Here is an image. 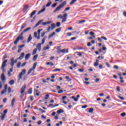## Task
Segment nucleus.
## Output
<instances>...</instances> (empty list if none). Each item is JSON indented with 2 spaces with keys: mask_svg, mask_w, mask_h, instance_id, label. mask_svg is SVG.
I'll return each instance as SVG.
<instances>
[{
  "mask_svg": "<svg viewBox=\"0 0 126 126\" xmlns=\"http://www.w3.org/2000/svg\"><path fill=\"white\" fill-rule=\"evenodd\" d=\"M5 92H6V91L5 90H3L1 92V95H3V94L4 93H5Z\"/></svg>",
  "mask_w": 126,
  "mask_h": 126,
  "instance_id": "46",
  "label": "nucleus"
},
{
  "mask_svg": "<svg viewBox=\"0 0 126 126\" xmlns=\"http://www.w3.org/2000/svg\"><path fill=\"white\" fill-rule=\"evenodd\" d=\"M9 84H10V85H13L14 84V80H11L9 82Z\"/></svg>",
  "mask_w": 126,
  "mask_h": 126,
  "instance_id": "26",
  "label": "nucleus"
},
{
  "mask_svg": "<svg viewBox=\"0 0 126 126\" xmlns=\"http://www.w3.org/2000/svg\"><path fill=\"white\" fill-rule=\"evenodd\" d=\"M48 46H47V47H44V48H43V50H44V51H46V50H49V49H50V47H49V45H47Z\"/></svg>",
  "mask_w": 126,
  "mask_h": 126,
  "instance_id": "36",
  "label": "nucleus"
},
{
  "mask_svg": "<svg viewBox=\"0 0 126 126\" xmlns=\"http://www.w3.org/2000/svg\"><path fill=\"white\" fill-rule=\"evenodd\" d=\"M3 113H4L3 115H5V114L7 113V109H4L3 111Z\"/></svg>",
  "mask_w": 126,
  "mask_h": 126,
  "instance_id": "56",
  "label": "nucleus"
},
{
  "mask_svg": "<svg viewBox=\"0 0 126 126\" xmlns=\"http://www.w3.org/2000/svg\"><path fill=\"white\" fill-rule=\"evenodd\" d=\"M70 9V7H68L65 8V9L64 10V11H66V10H69Z\"/></svg>",
  "mask_w": 126,
  "mask_h": 126,
  "instance_id": "60",
  "label": "nucleus"
},
{
  "mask_svg": "<svg viewBox=\"0 0 126 126\" xmlns=\"http://www.w3.org/2000/svg\"><path fill=\"white\" fill-rule=\"evenodd\" d=\"M90 35H92V36H94V32H90Z\"/></svg>",
  "mask_w": 126,
  "mask_h": 126,
  "instance_id": "63",
  "label": "nucleus"
},
{
  "mask_svg": "<svg viewBox=\"0 0 126 126\" xmlns=\"http://www.w3.org/2000/svg\"><path fill=\"white\" fill-rule=\"evenodd\" d=\"M116 90L117 91H118V92H120V91H121V89H120V86H118L117 87Z\"/></svg>",
  "mask_w": 126,
  "mask_h": 126,
  "instance_id": "55",
  "label": "nucleus"
},
{
  "mask_svg": "<svg viewBox=\"0 0 126 126\" xmlns=\"http://www.w3.org/2000/svg\"><path fill=\"white\" fill-rule=\"evenodd\" d=\"M37 58H38V54H36L33 57V61H36Z\"/></svg>",
  "mask_w": 126,
  "mask_h": 126,
  "instance_id": "33",
  "label": "nucleus"
},
{
  "mask_svg": "<svg viewBox=\"0 0 126 126\" xmlns=\"http://www.w3.org/2000/svg\"><path fill=\"white\" fill-rule=\"evenodd\" d=\"M14 63H15L14 62V58L12 57L11 59V63H10L11 67H13V66H14Z\"/></svg>",
  "mask_w": 126,
  "mask_h": 126,
  "instance_id": "9",
  "label": "nucleus"
},
{
  "mask_svg": "<svg viewBox=\"0 0 126 126\" xmlns=\"http://www.w3.org/2000/svg\"><path fill=\"white\" fill-rule=\"evenodd\" d=\"M31 40H32V35L30 34L28 38L27 43H29Z\"/></svg>",
  "mask_w": 126,
  "mask_h": 126,
  "instance_id": "17",
  "label": "nucleus"
},
{
  "mask_svg": "<svg viewBox=\"0 0 126 126\" xmlns=\"http://www.w3.org/2000/svg\"><path fill=\"white\" fill-rule=\"evenodd\" d=\"M8 71H9V72H12L13 71V67H11L9 69V70Z\"/></svg>",
  "mask_w": 126,
  "mask_h": 126,
  "instance_id": "51",
  "label": "nucleus"
},
{
  "mask_svg": "<svg viewBox=\"0 0 126 126\" xmlns=\"http://www.w3.org/2000/svg\"><path fill=\"white\" fill-rule=\"evenodd\" d=\"M67 16V13H64L63 16V18H66Z\"/></svg>",
  "mask_w": 126,
  "mask_h": 126,
  "instance_id": "49",
  "label": "nucleus"
},
{
  "mask_svg": "<svg viewBox=\"0 0 126 126\" xmlns=\"http://www.w3.org/2000/svg\"><path fill=\"white\" fill-rule=\"evenodd\" d=\"M43 21H44V20H39L35 25V28L38 27V26H39L40 24H41L42 25H43V26H46L47 24H51V23H52V21H48L46 22H43Z\"/></svg>",
  "mask_w": 126,
  "mask_h": 126,
  "instance_id": "1",
  "label": "nucleus"
},
{
  "mask_svg": "<svg viewBox=\"0 0 126 126\" xmlns=\"http://www.w3.org/2000/svg\"><path fill=\"white\" fill-rule=\"evenodd\" d=\"M27 63V62H25L24 63H23L22 65H21V67H23V66H25V65H26V64Z\"/></svg>",
  "mask_w": 126,
  "mask_h": 126,
  "instance_id": "43",
  "label": "nucleus"
},
{
  "mask_svg": "<svg viewBox=\"0 0 126 126\" xmlns=\"http://www.w3.org/2000/svg\"><path fill=\"white\" fill-rule=\"evenodd\" d=\"M31 56V54H30V53H28L27 54L26 56H25V61H28V60H29V59H30V56Z\"/></svg>",
  "mask_w": 126,
  "mask_h": 126,
  "instance_id": "12",
  "label": "nucleus"
},
{
  "mask_svg": "<svg viewBox=\"0 0 126 126\" xmlns=\"http://www.w3.org/2000/svg\"><path fill=\"white\" fill-rule=\"evenodd\" d=\"M46 64L47 65H51V66H54V64H53V62H47Z\"/></svg>",
  "mask_w": 126,
  "mask_h": 126,
  "instance_id": "22",
  "label": "nucleus"
},
{
  "mask_svg": "<svg viewBox=\"0 0 126 126\" xmlns=\"http://www.w3.org/2000/svg\"><path fill=\"white\" fill-rule=\"evenodd\" d=\"M34 38H37V40H39L40 38V35L37 36V32H34Z\"/></svg>",
  "mask_w": 126,
  "mask_h": 126,
  "instance_id": "15",
  "label": "nucleus"
},
{
  "mask_svg": "<svg viewBox=\"0 0 126 126\" xmlns=\"http://www.w3.org/2000/svg\"><path fill=\"white\" fill-rule=\"evenodd\" d=\"M46 10V8H44L42 9L39 10L37 13V15H39V14H40V13H42V12H44Z\"/></svg>",
  "mask_w": 126,
  "mask_h": 126,
  "instance_id": "16",
  "label": "nucleus"
},
{
  "mask_svg": "<svg viewBox=\"0 0 126 126\" xmlns=\"http://www.w3.org/2000/svg\"><path fill=\"white\" fill-rule=\"evenodd\" d=\"M61 52L63 53V54H67V53H68V49H63L61 50Z\"/></svg>",
  "mask_w": 126,
  "mask_h": 126,
  "instance_id": "13",
  "label": "nucleus"
},
{
  "mask_svg": "<svg viewBox=\"0 0 126 126\" xmlns=\"http://www.w3.org/2000/svg\"><path fill=\"white\" fill-rule=\"evenodd\" d=\"M61 30H62V28L60 27V28L57 29L55 30V32H57V33H59V32H61Z\"/></svg>",
  "mask_w": 126,
  "mask_h": 126,
  "instance_id": "27",
  "label": "nucleus"
},
{
  "mask_svg": "<svg viewBox=\"0 0 126 126\" xmlns=\"http://www.w3.org/2000/svg\"><path fill=\"white\" fill-rule=\"evenodd\" d=\"M30 29H31V28H30V27L27 28V29H26L24 30V32H25H25H27V31H29V30H30Z\"/></svg>",
  "mask_w": 126,
  "mask_h": 126,
  "instance_id": "34",
  "label": "nucleus"
},
{
  "mask_svg": "<svg viewBox=\"0 0 126 126\" xmlns=\"http://www.w3.org/2000/svg\"><path fill=\"white\" fill-rule=\"evenodd\" d=\"M53 71H61V69H55L54 70H53Z\"/></svg>",
  "mask_w": 126,
  "mask_h": 126,
  "instance_id": "62",
  "label": "nucleus"
},
{
  "mask_svg": "<svg viewBox=\"0 0 126 126\" xmlns=\"http://www.w3.org/2000/svg\"><path fill=\"white\" fill-rule=\"evenodd\" d=\"M66 98H67V96H66V95H64L62 96L61 100H64V99H66Z\"/></svg>",
  "mask_w": 126,
  "mask_h": 126,
  "instance_id": "52",
  "label": "nucleus"
},
{
  "mask_svg": "<svg viewBox=\"0 0 126 126\" xmlns=\"http://www.w3.org/2000/svg\"><path fill=\"white\" fill-rule=\"evenodd\" d=\"M95 63L94 64V66H98V64H99V60L96 59L95 60Z\"/></svg>",
  "mask_w": 126,
  "mask_h": 126,
  "instance_id": "19",
  "label": "nucleus"
},
{
  "mask_svg": "<svg viewBox=\"0 0 126 126\" xmlns=\"http://www.w3.org/2000/svg\"><path fill=\"white\" fill-rule=\"evenodd\" d=\"M21 65V63H20V62H19L18 63V64H17V67L18 68H19V67H20V66Z\"/></svg>",
  "mask_w": 126,
  "mask_h": 126,
  "instance_id": "42",
  "label": "nucleus"
},
{
  "mask_svg": "<svg viewBox=\"0 0 126 126\" xmlns=\"http://www.w3.org/2000/svg\"><path fill=\"white\" fill-rule=\"evenodd\" d=\"M71 35H72V33L71 32H67V35L68 36H71Z\"/></svg>",
  "mask_w": 126,
  "mask_h": 126,
  "instance_id": "61",
  "label": "nucleus"
},
{
  "mask_svg": "<svg viewBox=\"0 0 126 126\" xmlns=\"http://www.w3.org/2000/svg\"><path fill=\"white\" fill-rule=\"evenodd\" d=\"M88 110H89V113H93V111H94V109L91 108H88Z\"/></svg>",
  "mask_w": 126,
  "mask_h": 126,
  "instance_id": "31",
  "label": "nucleus"
},
{
  "mask_svg": "<svg viewBox=\"0 0 126 126\" xmlns=\"http://www.w3.org/2000/svg\"><path fill=\"white\" fill-rule=\"evenodd\" d=\"M57 4H58V3H54L52 5V7H53V8H55V7H56V6H57Z\"/></svg>",
  "mask_w": 126,
  "mask_h": 126,
  "instance_id": "39",
  "label": "nucleus"
},
{
  "mask_svg": "<svg viewBox=\"0 0 126 126\" xmlns=\"http://www.w3.org/2000/svg\"><path fill=\"white\" fill-rule=\"evenodd\" d=\"M38 110H39V111H40V112H41V113H46V111H45V110H42V108H39Z\"/></svg>",
  "mask_w": 126,
  "mask_h": 126,
  "instance_id": "35",
  "label": "nucleus"
},
{
  "mask_svg": "<svg viewBox=\"0 0 126 126\" xmlns=\"http://www.w3.org/2000/svg\"><path fill=\"white\" fill-rule=\"evenodd\" d=\"M24 39V36H21L20 35H19L16 40L14 41V45H16L17 44L18 42H19V40L21 41H22Z\"/></svg>",
  "mask_w": 126,
  "mask_h": 126,
  "instance_id": "6",
  "label": "nucleus"
},
{
  "mask_svg": "<svg viewBox=\"0 0 126 126\" xmlns=\"http://www.w3.org/2000/svg\"><path fill=\"white\" fill-rule=\"evenodd\" d=\"M113 68H115V69H119V66H118V65H114Z\"/></svg>",
  "mask_w": 126,
  "mask_h": 126,
  "instance_id": "59",
  "label": "nucleus"
},
{
  "mask_svg": "<svg viewBox=\"0 0 126 126\" xmlns=\"http://www.w3.org/2000/svg\"><path fill=\"white\" fill-rule=\"evenodd\" d=\"M6 63H7V60H4L2 63L1 69L2 71V72H5V69H4V67L6 66Z\"/></svg>",
  "mask_w": 126,
  "mask_h": 126,
  "instance_id": "4",
  "label": "nucleus"
},
{
  "mask_svg": "<svg viewBox=\"0 0 126 126\" xmlns=\"http://www.w3.org/2000/svg\"><path fill=\"white\" fill-rule=\"evenodd\" d=\"M63 112H64L63 111V109H60L59 110L57 111V113H58V114H63Z\"/></svg>",
  "mask_w": 126,
  "mask_h": 126,
  "instance_id": "21",
  "label": "nucleus"
},
{
  "mask_svg": "<svg viewBox=\"0 0 126 126\" xmlns=\"http://www.w3.org/2000/svg\"><path fill=\"white\" fill-rule=\"evenodd\" d=\"M28 8H29V5H25L24 6V8L23 9V11L24 13L26 12V11L27 10V9H28Z\"/></svg>",
  "mask_w": 126,
  "mask_h": 126,
  "instance_id": "10",
  "label": "nucleus"
},
{
  "mask_svg": "<svg viewBox=\"0 0 126 126\" xmlns=\"http://www.w3.org/2000/svg\"><path fill=\"white\" fill-rule=\"evenodd\" d=\"M56 26H57V27H60V26H61V23L60 22H57L56 23Z\"/></svg>",
  "mask_w": 126,
  "mask_h": 126,
  "instance_id": "50",
  "label": "nucleus"
},
{
  "mask_svg": "<svg viewBox=\"0 0 126 126\" xmlns=\"http://www.w3.org/2000/svg\"><path fill=\"white\" fill-rule=\"evenodd\" d=\"M66 4V1H64L61 4L58 6L54 11V12H56V11H59V10H61V8H63L64 5Z\"/></svg>",
  "mask_w": 126,
  "mask_h": 126,
  "instance_id": "3",
  "label": "nucleus"
},
{
  "mask_svg": "<svg viewBox=\"0 0 126 126\" xmlns=\"http://www.w3.org/2000/svg\"><path fill=\"white\" fill-rule=\"evenodd\" d=\"M78 70L79 72H83V71H84V69H78Z\"/></svg>",
  "mask_w": 126,
  "mask_h": 126,
  "instance_id": "54",
  "label": "nucleus"
},
{
  "mask_svg": "<svg viewBox=\"0 0 126 126\" xmlns=\"http://www.w3.org/2000/svg\"><path fill=\"white\" fill-rule=\"evenodd\" d=\"M32 88H30L28 90V94H31L32 93V92H33V91H32Z\"/></svg>",
  "mask_w": 126,
  "mask_h": 126,
  "instance_id": "18",
  "label": "nucleus"
},
{
  "mask_svg": "<svg viewBox=\"0 0 126 126\" xmlns=\"http://www.w3.org/2000/svg\"><path fill=\"white\" fill-rule=\"evenodd\" d=\"M36 66H37V63L35 62L32 66V67L31 69H30L27 73V75H29L31 72H32V71L34 70L36 68Z\"/></svg>",
  "mask_w": 126,
  "mask_h": 126,
  "instance_id": "5",
  "label": "nucleus"
},
{
  "mask_svg": "<svg viewBox=\"0 0 126 126\" xmlns=\"http://www.w3.org/2000/svg\"><path fill=\"white\" fill-rule=\"evenodd\" d=\"M126 112H123V113L121 114V116L122 117H126Z\"/></svg>",
  "mask_w": 126,
  "mask_h": 126,
  "instance_id": "48",
  "label": "nucleus"
},
{
  "mask_svg": "<svg viewBox=\"0 0 126 126\" xmlns=\"http://www.w3.org/2000/svg\"><path fill=\"white\" fill-rule=\"evenodd\" d=\"M65 78L66 79H67L68 80V81H71V79H70V78H69V76H66L65 77Z\"/></svg>",
  "mask_w": 126,
  "mask_h": 126,
  "instance_id": "37",
  "label": "nucleus"
},
{
  "mask_svg": "<svg viewBox=\"0 0 126 126\" xmlns=\"http://www.w3.org/2000/svg\"><path fill=\"white\" fill-rule=\"evenodd\" d=\"M23 97H24V93H21L20 98H21V99H22Z\"/></svg>",
  "mask_w": 126,
  "mask_h": 126,
  "instance_id": "47",
  "label": "nucleus"
},
{
  "mask_svg": "<svg viewBox=\"0 0 126 126\" xmlns=\"http://www.w3.org/2000/svg\"><path fill=\"white\" fill-rule=\"evenodd\" d=\"M46 39H47V36H44L41 40V43H39L37 44L36 49H37V50H38L39 52H40V51L42 50L41 45H44V44H45V41H46Z\"/></svg>",
  "mask_w": 126,
  "mask_h": 126,
  "instance_id": "2",
  "label": "nucleus"
},
{
  "mask_svg": "<svg viewBox=\"0 0 126 126\" xmlns=\"http://www.w3.org/2000/svg\"><path fill=\"white\" fill-rule=\"evenodd\" d=\"M46 33H47V32H43L41 33V37L43 38V37L45 36V34H46Z\"/></svg>",
  "mask_w": 126,
  "mask_h": 126,
  "instance_id": "38",
  "label": "nucleus"
},
{
  "mask_svg": "<svg viewBox=\"0 0 126 126\" xmlns=\"http://www.w3.org/2000/svg\"><path fill=\"white\" fill-rule=\"evenodd\" d=\"M0 78H1V80L2 81H5V80H6L5 76L4 75V73L1 74Z\"/></svg>",
  "mask_w": 126,
  "mask_h": 126,
  "instance_id": "11",
  "label": "nucleus"
},
{
  "mask_svg": "<svg viewBox=\"0 0 126 126\" xmlns=\"http://www.w3.org/2000/svg\"><path fill=\"white\" fill-rule=\"evenodd\" d=\"M55 35H56V32H53L52 34L49 35L48 36L49 39H50V38H53V37H54Z\"/></svg>",
  "mask_w": 126,
  "mask_h": 126,
  "instance_id": "20",
  "label": "nucleus"
},
{
  "mask_svg": "<svg viewBox=\"0 0 126 126\" xmlns=\"http://www.w3.org/2000/svg\"><path fill=\"white\" fill-rule=\"evenodd\" d=\"M26 84H25L22 86V87L21 88L20 93H24L25 92V89H26Z\"/></svg>",
  "mask_w": 126,
  "mask_h": 126,
  "instance_id": "8",
  "label": "nucleus"
},
{
  "mask_svg": "<svg viewBox=\"0 0 126 126\" xmlns=\"http://www.w3.org/2000/svg\"><path fill=\"white\" fill-rule=\"evenodd\" d=\"M58 94H62V93H63V90H60L58 92Z\"/></svg>",
  "mask_w": 126,
  "mask_h": 126,
  "instance_id": "45",
  "label": "nucleus"
},
{
  "mask_svg": "<svg viewBox=\"0 0 126 126\" xmlns=\"http://www.w3.org/2000/svg\"><path fill=\"white\" fill-rule=\"evenodd\" d=\"M76 0H72L70 2V4L72 5L73 4V3H74V2H75L76 1Z\"/></svg>",
  "mask_w": 126,
  "mask_h": 126,
  "instance_id": "44",
  "label": "nucleus"
},
{
  "mask_svg": "<svg viewBox=\"0 0 126 126\" xmlns=\"http://www.w3.org/2000/svg\"><path fill=\"white\" fill-rule=\"evenodd\" d=\"M35 13H36V10L33 11L31 14L30 17L32 18L33 17V15H34Z\"/></svg>",
  "mask_w": 126,
  "mask_h": 126,
  "instance_id": "25",
  "label": "nucleus"
},
{
  "mask_svg": "<svg viewBox=\"0 0 126 126\" xmlns=\"http://www.w3.org/2000/svg\"><path fill=\"white\" fill-rule=\"evenodd\" d=\"M4 119H5V114H3L1 116V121H4Z\"/></svg>",
  "mask_w": 126,
  "mask_h": 126,
  "instance_id": "30",
  "label": "nucleus"
},
{
  "mask_svg": "<svg viewBox=\"0 0 126 126\" xmlns=\"http://www.w3.org/2000/svg\"><path fill=\"white\" fill-rule=\"evenodd\" d=\"M56 28V24L55 23H53L51 24V30L55 29Z\"/></svg>",
  "mask_w": 126,
  "mask_h": 126,
  "instance_id": "24",
  "label": "nucleus"
},
{
  "mask_svg": "<svg viewBox=\"0 0 126 126\" xmlns=\"http://www.w3.org/2000/svg\"><path fill=\"white\" fill-rule=\"evenodd\" d=\"M41 31H43V29H40L37 30V34H38V36H40Z\"/></svg>",
  "mask_w": 126,
  "mask_h": 126,
  "instance_id": "28",
  "label": "nucleus"
},
{
  "mask_svg": "<svg viewBox=\"0 0 126 126\" xmlns=\"http://www.w3.org/2000/svg\"><path fill=\"white\" fill-rule=\"evenodd\" d=\"M101 39H102L103 40H104L105 41H107V39L105 37H104V36H101Z\"/></svg>",
  "mask_w": 126,
  "mask_h": 126,
  "instance_id": "57",
  "label": "nucleus"
},
{
  "mask_svg": "<svg viewBox=\"0 0 126 126\" xmlns=\"http://www.w3.org/2000/svg\"><path fill=\"white\" fill-rule=\"evenodd\" d=\"M25 27H26V24L25 23L23 24L21 27V30H20V32H21V31H22V30H23V29H24Z\"/></svg>",
  "mask_w": 126,
  "mask_h": 126,
  "instance_id": "14",
  "label": "nucleus"
},
{
  "mask_svg": "<svg viewBox=\"0 0 126 126\" xmlns=\"http://www.w3.org/2000/svg\"><path fill=\"white\" fill-rule=\"evenodd\" d=\"M26 73V70L23 69L21 72L19 74V79H21V78H22V75H25Z\"/></svg>",
  "mask_w": 126,
  "mask_h": 126,
  "instance_id": "7",
  "label": "nucleus"
},
{
  "mask_svg": "<svg viewBox=\"0 0 126 126\" xmlns=\"http://www.w3.org/2000/svg\"><path fill=\"white\" fill-rule=\"evenodd\" d=\"M57 52L58 54H60V53H62V50H61V49H59L57 50Z\"/></svg>",
  "mask_w": 126,
  "mask_h": 126,
  "instance_id": "64",
  "label": "nucleus"
},
{
  "mask_svg": "<svg viewBox=\"0 0 126 126\" xmlns=\"http://www.w3.org/2000/svg\"><path fill=\"white\" fill-rule=\"evenodd\" d=\"M58 18H60L61 19H63V16H62L61 15H60L58 16Z\"/></svg>",
  "mask_w": 126,
  "mask_h": 126,
  "instance_id": "58",
  "label": "nucleus"
},
{
  "mask_svg": "<svg viewBox=\"0 0 126 126\" xmlns=\"http://www.w3.org/2000/svg\"><path fill=\"white\" fill-rule=\"evenodd\" d=\"M65 21H66V18H63L62 22V23H63V22H65Z\"/></svg>",
  "mask_w": 126,
  "mask_h": 126,
  "instance_id": "53",
  "label": "nucleus"
},
{
  "mask_svg": "<svg viewBox=\"0 0 126 126\" xmlns=\"http://www.w3.org/2000/svg\"><path fill=\"white\" fill-rule=\"evenodd\" d=\"M8 93L10 94V93H11V88L8 87Z\"/></svg>",
  "mask_w": 126,
  "mask_h": 126,
  "instance_id": "41",
  "label": "nucleus"
},
{
  "mask_svg": "<svg viewBox=\"0 0 126 126\" xmlns=\"http://www.w3.org/2000/svg\"><path fill=\"white\" fill-rule=\"evenodd\" d=\"M15 101V98H13L11 101V107L14 106V102Z\"/></svg>",
  "mask_w": 126,
  "mask_h": 126,
  "instance_id": "23",
  "label": "nucleus"
},
{
  "mask_svg": "<svg viewBox=\"0 0 126 126\" xmlns=\"http://www.w3.org/2000/svg\"><path fill=\"white\" fill-rule=\"evenodd\" d=\"M37 51H38V50H37V48H35V49L33 50V51H32V55H35V54L37 53Z\"/></svg>",
  "mask_w": 126,
  "mask_h": 126,
  "instance_id": "32",
  "label": "nucleus"
},
{
  "mask_svg": "<svg viewBox=\"0 0 126 126\" xmlns=\"http://www.w3.org/2000/svg\"><path fill=\"white\" fill-rule=\"evenodd\" d=\"M45 97H44V99H45V100H48V99H49V97H50V95H49V94H46V95H45Z\"/></svg>",
  "mask_w": 126,
  "mask_h": 126,
  "instance_id": "40",
  "label": "nucleus"
},
{
  "mask_svg": "<svg viewBox=\"0 0 126 126\" xmlns=\"http://www.w3.org/2000/svg\"><path fill=\"white\" fill-rule=\"evenodd\" d=\"M51 4H52V1H50L46 4V7H49V6L51 5Z\"/></svg>",
  "mask_w": 126,
  "mask_h": 126,
  "instance_id": "29",
  "label": "nucleus"
}]
</instances>
